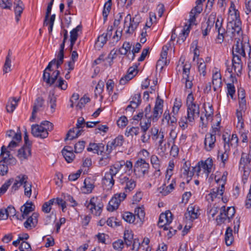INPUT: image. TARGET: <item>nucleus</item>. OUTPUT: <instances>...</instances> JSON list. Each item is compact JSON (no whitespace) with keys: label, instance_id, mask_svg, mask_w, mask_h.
<instances>
[{"label":"nucleus","instance_id":"48","mask_svg":"<svg viewBox=\"0 0 251 251\" xmlns=\"http://www.w3.org/2000/svg\"><path fill=\"white\" fill-rule=\"evenodd\" d=\"M107 40V39L104 36V33L102 34L98 37L97 41L96 42V46L99 48H102L106 43Z\"/></svg>","mask_w":251,"mask_h":251},{"label":"nucleus","instance_id":"4","mask_svg":"<svg viewBox=\"0 0 251 251\" xmlns=\"http://www.w3.org/2000/svg\"><path fill=\"white\" fill-rule=\"evenodd\" d=\"M5 136L6 137L12 138V140L7 147L10 151H12L14 148L19 146V144L22 140V133L20 130V127H18V131L17 132L12 129L7 130Z\"/></svg>","mask_w":251,"mask_h":251},{"label":"nucleus","instance_id":"25","mask_svg":"<svg viewBox=\"0 0 251 251\" xmlns=\"http://www.w3.org/2000/svg\"><path fill=\"white\" fill-rule=\"evenodd\" d=\"M0 155L2 156L1 160L2 161L8 163H10L9 161L11 160H12V162H15V159L13 158L10 151L7 150V148L4 146H2L1 148Z\"/></svg>","mask_w":251,"mask_h":251},{"label":"nucleus","instance_id":"23","mask_svg":"<svg viewBox=\"0 0 251 251\" xmlns=\"http://www.w3.org/2000/svg\"><path fill=\"white\" fill-rule=\"evenodd\" d=\"M95 181L90 177L86 178L84 181V186L83 188L85 190L84 193L89 194L92 192L95 187Z\"/></svg>","mask_w":251,"mask_h":251},{"label":"nucleus","instance_id":"13","mask_svg":"<svg viewBox=\"0 0 251 251\" xmlns=\"http://www.w3.org/2000/svg\"><path fill=\"white\" fill-rule=\"evenodd\" d=\"M120 182L123 185H126L124 189L126 192L131 191L136 186V182L134 179H130L126 176L120 177Z\"/></svg>","mask_w":251,"mask_h":251},{"label":"nucleus","instance_id":"59","mask_svg":"<svg viewBox=\"0 0 251 251\" xmlns=\"http://www.w3.org/2000/svg\"><path fill=\"white\" fill-rule=\"evenodd\" d=\"M227 95H229L232 99L235 93V88L233 83L227 84Z\"/></svg>","mask_w":251,"mask_h":251},{"label":"nucleus","instance_id":"36","mask_svg":"<svg viewBox=\"0 0 251 251\" xmlns=\"http://www.w3.org/2000/svg\"><path fill=\"white\" fill-rule=\"evenodd\" d=\"M122 217L125 221L130 224L134 223L136 219L135 216L129 212H125L123 214Z\"/></svg>","mask_w":251,"mask_h":251},{"label":"nucleus","instance_id":"37","mask_svg":"<svg viewBox=\"0 0 251 251\" xmlns=\"http://www.w3.org/2000/svg\"><path fill=\"white\" fill-rule=\"evenodd\" d=\"M131 45L129 42H125L121 48L119 49V52L122 55H126L130 51Z\"/></svg>","mask_w":251,"mask_h":251},{"label":"nucleus","instance_id":"12","mask_svg":"<svg viewBox=\"0 0 251 251\" xmlns=\"http://www.w3.org/2000/svg\"><path fill=\"white\" fill-rule=\"evenodd\" d=\"M32 145L24 144V146L18 150V157L21 160L26 159L31 155Z\"/></svg>","mask_w":251,"mask_h":251},{"label":"nucleus","instance_id":"8","mask_svg":"<svg viewBox=\"0 0 251 251\" xmlns=\"http://www.w3.org/2000/svg\"><path fill=\"white\" fill-rule=\"evenodd\" d=\"M163 100L158 96L153 108V115L151 118L153 121H157L160 117L163 111Z\"/></svg>","mask_w":251,"mask_h":251},{"label":"nucleus","instance_id":"57","mask_svg":"<svg viewBox=\"0 0 251 251\" xmlns=\"http://www.w3.org/2000/svg\"><path fill=\"white\" fill-rule=\"evenodd\" d=\"M226 213L227 216L228 222H230V220L233 217L235 213V210L233 207H228L226 208Z\"/></svg>","mask_w":251,"mask_h":251},{"label":"nucleus","instance_id":"47","mask_svg":"<svg viewBox=\"0 0 251 251\" xmlns=\"http://www.w3.org/2000/svg\"><path fill=\"white\" fill-rule=\"evenodd\" d=\"M53 0H50V2L48 4L47 11L46 13L45 18L44 22V25H48V20H49V18L50 16V15L51 13L52 6L53 3Z\"/></svg>","mask_w":251,"mask_h":251},{"label":"nucleus","instance_id":"9","mask_svg":"<svg viewBox=\"0 0 251 251\" xmlns=\"http://www.w3.org/2000/svg\"><path fill=\"white\" fill-rule=\"evenodd\" d=\"M97 198L93 197L91 199L89 203L87 206L91 212L96 216H99L101 212L103 204L97 202Z\"/></svg>","mask_w":251,"mask_h":251},{"label":"nucleus","instance_id":"14","mask_svg":"<svg viewBox=\"0 0 251 251\" xmlns=\"http://www.w3.org/2000/svg\"><path fill=\"white\" fill-rule=\"evenodd\" d=\"M44 103V100L41 97H39L35 100L34 105L33 106V110L32 112V115L30 119L31 121L34 120L36 116V113L40 111L41 109L43 107Z\"/></svg>","mask_w":251,"mask_h":251},{"label":"nucleus","instance_id":"11","mask_svg":"<svg viewBox=\"0 0 251 251\" xmlns=\"http://www.w3.org/2000/svg\"><path fill=\"white\" fill-rule=\"evenodd\" d=\"M216 136L213 134L207 133L204 141V149L208 151H211L215 146Z\"/></svg>","mask_w":251,"mask_h":251},{"label":"nucleus","instance_id":"5","mask_svg":"<svg viewBox=\"0 0 251 251\" xmlns=\"http://www.w3.org/2000/svg\"><path fill=\"white\" fill-rule=\"evenodd\" d=\"M134 172L136 175L144 176L149 173L150 165L142 158H139L134 165Z\"/></svg>","mask_w":251,"mask_h":251},{"label":"nucleus","instance_id":"56","mask_svg":"<svg viewBox=\"0 0 251 251\" xmlns=\"http://www.w3.org/2000/svg\"><path fill=\"white\" fill-rule=\"evenodd\" d=\"M27 179L28 177L26 175L21 174L16 177L15 180L17 181L21 186L23 184H24V185L26 184Z\"/></svg>","mask_w":251,"mask_h":251},{"label":"nucleus","instance_id":"44","mask_svg":"<svg viewBox=\"0 0 251 251\" xmlns=\"http://www.w3.org/2000/svg\"><path fill=\"white\" fill-rule=\"evenodd\" d=\"M232 67L236 75L239 76L241 74L243 63H236L234 60H232Z\"/></svg>","mask_w":251,"mask_h":251},{"label":"nucleus","instance_id":"33","mask_svg":"<svg viewBox=\"0 0 251 251\" xmlns=\"http://www.w3.org/2000/svg\"><path fill=\"white\" fill-rule=\"evenodd\" d=\"M225 242L227 246H230L233 241V236L232 234V229L230 227L226 228L225 233Z\"/></svg>","mask_w":251,"mask_h":251},{"label":"nucleus","instance_id":"52","mask_svg":"<svg viewBox=\"0 0 251 251\" xmlns=\"http://www.w3.org/2000/svg\"><path fill=\"white\" fill-rule=\"evenodd\" d=\"M7 163H8L4 161H0V175L3 176L7 173L8 168L7 164H5Z\"/></svg>","mask_w":251,"mask_h":251},{"label":"nucleus","instance_id":"51","mask_svg":"<svg viewBox=\"0 0 251 251\" xmlns=\"http://www.w3.org/2000/svg\"><path fill=\"white\" fill-rule=\"evenodd\" d=\"M14 179L10 178L7 180L0 188V197L4 194L7 190L8 187L10 186L11 183L13 182Z\"/></svg>","mask_w":251,"mask_h":251},{"label":"nucleus","instance_id":"45","mask_svg":"<svg viewBox=\"0 0 251 251\" xmlns=\"http://www.w3.org/2000/svg\"><path fill=\"white\" fill-rule=\"evenodd\" d=\"M54 200H50L45 202L42 206V211L46 213H49L51 209V206L53 205Z\"/></svg>","mask_w":251,"mask_h":251},{"label":"nucleus","instance_id":"2","mask_svg":"<svg viewBox=\"0 0 251 251\" xmlns=\"http://www.w3.org/2000/svg\"><path fill=\"white\" fill-rule=\"evenodd\" d=\"M53 124L48 121L42 122L40 125H32L31 126V133L35 137L44 139L49 135V131L53 130Z\"/></svg>","mask_w":251,"mask_h":251},{"label":"nucleus","instance_id":"60","mask_svg":"<svg viewBox=\"0 0 251 251\" xmlns=\"http://www.w3.org/2000/svg\"><path fill=\"white\" fill-rule=\"evenodd\" d=\"M124 242L121 239H119L113 243V247L115 250L121 251L124 248Z\"/></svg>","mask_w":251,"mask_h":251},{"label":"nucleus","instance_id":"19","mask_svg":"<svg viewBox=\"0 0 251 251\" xmlns=\"http://www.w3.org/2000/svg\"><path fill=\"white\" fill-rule=\"evenodd\" d=\"M14 11L15 14L16 21L18 23L20 21L21 14L23 12L24 4L21 0H16L14 2Z\"/></svg>","mask_w":251,"mask_h":251},{"label":"nucleus","instance_id":"35","mask_svg":"<svg viewBox=\"0 0 251 251\" xmlns=\"http://www.w3.org/2000/svg\"><path fill=\"white\" fill-rule=\"evenodd\" d=\"M114 176H112L109 173H106L103 179V183L109 186L108 188H111L114 184Z\"/></svg>","mask_w":251,"mask_h":251},{"label":"nucleus","instance_id":"34","mask_svg":"<svg viewBox=\"0 0 251 251\" xmlns=\"http://www.w3.org/2000/svg\"><path fill=\"white\" fill-rule=\"evenodd\" d=\"M111 1L112 0H108V1L104 4L102 11V16L104 22L107 20L108 15L111 10L112 5Z\"/></svg>","mask_w":251,"mask_h":251},{"label":"nucleus","instance_id":"40","mask_svg":"<svg viewBox=\"0 0 251 251\" xmlns=\"http://www.w3.org/2000/svg\"><path fill=\"white\" fill-rule=\"evenodd\" d=\"M139 133V128L138 127H132L129 128L128 126L126 128L125 135L127 137L129 136H132L133 135H137Z\"/></svg>","mask_w":251,"mask_h":251},{"label":"nucleus","instance_id":"54","mask_svg":"<svg viewBox=\"0 0 251 251\" xmlns=\"http://www.w3.org/2000/svg\"><path fill=\"white\" fill-rule=\"evenodd\" d=\"M64 199H65V201H64V208L66 207V202H70V204L71 206L74 207L77 205V202L76 201L73 199V198L70 196H64Z\"/></svg>","mask_w":251,"mask_h":251},{"label":"nucleus","instance_id":"10","mask_svg":"<svg viewBox=\"0 0 251 251\" xmlns=\"http://www.w3.org/2000/svg\"><path fill=\"white\" fill-rule=\"evenodd\" d=\"M216 19V13H212L209 16L207 21L206 23H202L201 30L203 37L206 36L213 26Z\"/></svg>","mask_w":251,"mask_h":251},{"label":"nucleus","instance_id":"1","mask_svg":"<svg viewBox=\"0 0 251 251\" xmlns=\"http://www.w3.org/2000/svg\"><path fill=\"white\" fill-rule=\"evenodd\" d=\"M63 64V42L60 45L59 51L56 55V58L49 62L48 65L44 71L43 78L47 84L51 85L53 84L57 79L60 71L56 70L50 75V72L52 71L51 67L55 65L56 69H58Z\"/></svg>","mask_w":251,"mask_h":251},{"label":"nucleus","instance_id":"15","mask_svg":"<svg viewBox=\"0 0 251 251\" xmlns=\"http://www.w3.org/2000/svg\"><path fill=\"white\" fill-rule=\"evenodd\" d=\"M33 203L32 202H28L27 201L24 204L21 208V211L22 213V215L19 218L17 216V218L21 221L23 220L28 216L29 213L34 210V208L32 207Z\"/></svg>","mask_w":251,"mask_h":251},{"label":"nucleus","instance_id":"38","mask_svg":"<svg viewBox=\"0 0 251 251\" xmlns=\"http://www.w3.org/2000/svg\"><path fill=\"white\" fill-rule=\"evenodd\" d=\"M135 218L137 217V218L139 219L140 223H142L145 216V212L142 208L141 207H137L135 208Z\"/></svg>","mask_w":251,"mask_h":251},{"label":"nucleus","instance_id":"3","mask_svg":"<svg viewBox=\"0 0 251 251\" xmlns=\"http://www.w3.org/2000/svg\"><path fill=\"white\" fill-rule=\"evenodd\" d=\"M194 98L192 92L190 93L186 99L187 110V119L189 122H193L196 117L200 115V106L194 101Z\"/></svg>","mask_w":251,"mask_h":251},{"label":"nucleus","instance_id":"6","mask_svg":"<svg viewBox=\"0 0 251 251\" xmlns=\"http://www.w3.org/2000/svg\"><path fill=\"white\" fill-rule=\"evenodd\" d=\"M129 21V25L128 26V29L126 31V33L132 34L139 25L141 22L140 17L139 16L135 15L133 18H131L130 14H127L126 17L124 24L126 25L127 20Z\"/></svg>","mask_w":251,"mask_h":251},{"label":"nucleus","instance_id":"55","mask_svg":"<svg viewBox=\"0 0 251 251\" xmlns=\"http://www.w3.org/2000/svg\"><path fill=\"white\" fill-rule=\"evenodd\" d=\"M233 22H234L233 26H232V29L234 30V32H236L238 33L241 30V21L240 19H233Z\"/></svg>","mask_w":251,"mask_h":251},{"label":"nucleus","instance_id":"62","mask_svg":"<svg viewBox=\"0 0 251 251\" xmlns=\"http://www.w3.org/2000/svg\"><path fill=\"white\" fill-rule=\"evenodd\" d=\"M127 119L125 116L121 117L117 122V125L120 127H125L127 125Z\"/></svg>","mask_w":251,"mask_h":251},{"label":"nucleus","instance_id":"58","mask_svg":"<svg viewBox=\"0 0 251 251\" xmlns=\"http://www.w3.org/2000/svg\"><path fill=\"white\" fill-rule=\"evenodd\" d=\"M141 94L140 93L135 94L132 99V100L130 101L131 104H135V108H137L141 103Z\"/></svg>","mask_w":251,"mask_h":251},{"label":"nucleus","instance_id":"64","mask_svg":"<svg viewBox=\"0 0 251 251\" xmlns=\"http://www.w3.org/2000/svg\"><path fill=\"white\" fill-rule=\"evenodd\" d=\"M218 189H216L215 188L212 189L211 192L206 196L207 200H210L211 201H213L214 199L218 195Z\"/></svg>","mask_w":251,"mask_h":251},{"label":"nucleus","instance_id":"20","mask_svg":"<svg viewBox=\"0 0 251 251\" xmlns=\"http://www.w3.org/2000/svg\"><path fill=\"white\" fill-rule=\"evenodd\" d=\"M82 132V129L76 130L75 128L70 129L67 133L64 141L67 143L68 141L73 140L78 137L81 134Z\"/></svg>","mask_w":251,"mask_h":251},{"label":"nucleus","instance_id":"18","mask_svg":"<svg viewBox=\"0 0 251 251\" xmlns=\"http://www.w3.org/2000/svg\"><path fill=\"white\" fill-rule=\"evenodd\" d=\"M240 164L243 165L244 169L251 170V155L245 153H242L240 161Z\"/></svg>","mask_w":251,"mask_h":251},{"label":"nucleus","instance_id":"29","mask_svg":"<svg viewBox=\"0 0 251 251\" xmlns=\"http://www.w3.org/2000/svg\"><path fill=\"white\" fill-rule=\"evenodd\" d=\"M64 151H67V153L64 154V158L68 163L72 162L75 157V155L72 152L73 148L71 147L65 146L64 147Z\"/></svg>","mask_w":251,"mask_h":251},{"label":"nucleus","instance_id":"27","mask_svg":"<svg viewBox=\"0 0 251 251\" xmlns=\"http://www.w3.org/2000/svg\"><path fill=\"white\" fill-rule=\"evenodd\" d=\"M226 221H228V218L226 213V206H223L220 208V213L216 218V222L218 225H221Z\"/></svg>","mask_w":251,"mask_h":251},{"label":"nucleus","instance_id":"42","mask_svg":"<svg viewBox=\"0 0 251 251\" xmlns=\"http://www.w3.org/2000/svg\"><path fill=\"white\" fill-rule=\"evenodd\" d=\"M190 66V65H184L183 68L182 81L184 82L189 79Z\"/></svg>","mask_w":251,"mask_h":251},{"label":"nucleus","instance_id":"49","mask_svg":"<svg viewBox=\"0 0 251 251\" xmlns=\"http://www.w3.org/2000/svg\"><path fill=\"white\" fill-rule=\"evenodd\" d=\"M124 142V138L122 135H119L111 142V145H113L114 148L121 146Z\"/></svg>","mask_w":251,"mask_h":251},{"label":"nucleus","instance_id":"26","mask_svg":"<svg viewBox=\"0 0 251 251\" xmlns=\"http://www.w3.org/2000/svg\"><path fill=\"white\" fill-rule=\"evenodd\" d=\"M124 160H121L116 162L110 166L109 172H108L112 176H114L119 172L122 167L124 166Z\"/></svg>","mask_w":251,"mask_h":251},{"label":"nucleus","instance_id":"7","mask_svg":"<svg viewBox=\"0 0 251 251\" xmlns=\"http://www.w3.org/2000/svg\"><path fill=\"white\" fill-rule=\"evenodd\" d=\"M246 47L249 48V55L250 56L251 50V47L248 44H247L246 45V43L243 44L242 42H240V39H238L236 41V43L233 47L232 53L234 52V53H235L239 55H240L243 57H246V54L245 51Z\"/></svg>","mask_w":251,"mask_h":251},{"label":"nucleus","instance_id":"31","mask_svg":"<svg viewBox=\"0 0 251 251\" xmlns=\"http://www.w3.org/2000/svg\"><path fill=\"white\" fill-rule=\"evenodd\" d=\"M79 26H77L76 28H74L70 32V49L72 50L74 44L75 43L76 40L78 37V31L79 30Z\"/></svg>","mask_w":251,"mask_h":251},{"label":"nucleus","instance_id":"21","mask_svg":"<svg viewBox=\"0 0 251 251\" xmlns=\"http://www.w3.org/2000/svg\"><path fill=\"white\" fill-rule=\"evenodd\" d=\"M190 18L189 20V25H187V24L185 25L184 26V27L182 30V34H183V37L181 38V40L184 41L186 38V37L188 35L189 31H190V28L191 26L192 25H196L195 22H196V16L195 15L193 14L192 16H190Z\"/></svg>","mask_w":251,"mask_h":251},{"label":"nucleus","instance_id":"46","mask_svg":"<svg viewBox=\"0 0 251 251\" xmlns=\"http://www.w3.org/2000/svg\"><path fill=\"white\" fill-rule=\"evenodd\" d=\"M85 143L84 141H79L77 142L74 145L75 152V153L81 152L84 149Z\"/></svg>","mask_w":251,"mask_h":251},{"label":"nucleus","instance_id":"39","mask_svg":"<svg viewBox=\"0 0 251 251\" xmlns=\"http://www.w3.org/2000/svg\"><path fill=\"white\" fill-rule=\"evenodd\" d=\"M151 162L152 167L157 171H160V161L155 155H152L151 157Z\"/></svg>","mask_w":251,"mask_h":251},{"label":"nucleus","instance_id":"22","mask_svg":"<svg viewBox=\"0 0 251 251\" xmlns=\"http://www.w3.org/2000/svg\"><path fill=\"white\" fill-rule=\"evenodd\" d=\"M47 106L50 107V112L53 113L56 107V98L53 93L50 92L47 100Z\"/></svg>","mask_w":251,"mask_h":251},{"label":"nucleus","instance_id":"50","mask_svg":"<svg viewBox=\"0 0 251 251\" xmlns=\"http://www.w3.org/2000/svg\"><path fill=\"white\" fill-rule=\"evenodd\" d=\"M162 218H165V222L168 226L173 221V214L169 210L166 211L165 213H162Z\"/></svg>","mask_w":251,"mask_h":251},{"label":"nucleus","instance_id":"17","mask_svg":"<svg viewBox=\"0 0 251 251\" xmlns=\"http://www.w3.org/2000/svg\"><path fill=\"white\" fill-rule=\"evenodd\" d=\"M198 164L201 165V168L203 170L204 173H205L207 176H208L211 171L212 167L213 166L212 159L211 158H208L204 161H200L198 163Z\"/></svg>","mask_w":251,"mask_h":251},{"label":"nucleus","instance_id":"43","mask_svg":"<svg viewBox=\"0 0 251 251\" xmlns=\"http://www.w3.org/2000/svg\"><path fill=\"white\" fill-rule=\"evenodd\" d=\"M229 146L226 147V146H225V151L223 153H222L221 154H219L220 151H219L218 158H220L222 162L225 164L226 162L228 159V152L229 151Z\"/></svg>","mask_w":251,"mask_h":251},{"label":"nucleus","instance_id":"32","mask_svg":"<svg viewBox=\"0 0 251 251\" xmlns=\"http://www.w3.org/2000/svg\"><path fill=\"white\" fill-rule=\"evenodd\" d=\"M124 243L127 247L130 246L133 241V234L131 231L126 230L124 233Z\"/></svg>","mask_w":251,"mask_h":251},{"label":"nucleus","instance_id":"24","mask_svg":"<svg viewBox=\"0 0 251 251\" xmlns=\"http://www.w3.org/2000/svg\"><path fill=\"white\" fill-rule=\"evenodd\" d=\"M185 217L187 220L193 221L198 217L197 212L195 211V208L193 205H189L187 208V212L185 213Z\"/></svg>","mask_w":251,"mask_h":251},{"label":"nucleus","instance_id":"53","mask_svg":"<svg viewBox=\"0 0 251 251\" xmlns=\"http://www.w3.org/2000/svg\"><path fill=\"white\" fill-rule=\"evenodd\" d=\"M104 87V82L102 80H100L96 85L95 90V95L97 96L98 95H100L103 91Z\"/></svg>","mask_w":251,"mask_h":251},{"label":"nucleus","instance_id":"28","mask_svg":"<svg viewBox=\"0 0 251 251\" xmlns=\"http://www.w3.org/2000/svg\"><path fill=\"white\" fill-rule=\"evenodd\" d=\"M121 202V200L118 198H116L115 196L113 197L109 202L108 206L107 208V210L112 212L117 209Z\"/></svg>","mask_w":251,"mask_h":251},{"label":"nucleus","instance_id":"41","mask_svg":"<svg viewBox=\"0 0 251 251\" xmlns=\"http://www.w3.org/2000/svg\"><path fill=\"white\" fill-rule=\"evenodd\" d=\"M100 159L99 164L100 166H105L109 163L111 160V155L109 154H102Z\"/></svg>","mask_w":251,"mask_h":251},{"label":"nucleus","instance_id":"30","mask_svg":"<svg viewBox=\"0 0 251 251\" xmlns=\"http://www.w3.org/2000/svg\"><path fill=\"white\" fill-rule=\"evenodd\" d=\"M11 99L12 100H9L6 106L7 112L9 113H12L14 111L16 106H17L18 101L20 100V98L17 99L15 97H13Z\"/></svg>","mask_w":251,"mask_h":251},{"label":"nucleus","instance_id":"16","mask_svg":"<svg viewBox=\"0 0 251 251\" xmlns=\"http://www.w3.org/2000/svg\"><path fill=\"white\" fill-rule=\"evenodd\" d=\"M38 214L35 212L33 213L24 223V226L27 229H31L35 227L38 223Z\"/></svg>","mask_w":251,"mask_h":251},{"label":"nucleus","instance_id":"61","mask_svg":"<svg viewBox=\"0 0 251 251\" xmlns=\"http://www.w3.org/2000/svg\"><path fill=\"white\" fill-rule=\"evenodd\" d=\"M12 2L10 0H0V7L3 9H10Z\"/></svg>","mask_w":251,"mask_h":251},{"label":"nucleus","instance_id":"63","mask_svg":"<svg viewBox=\"0 0 251 251\" xmlns=\"http://www.w3.org/2000/svg\"><path fill=\"white\" fill-rule=\"evenodd\" d=\"M90 99L88 97H82L80 99L77 104L76 105V107L79 108V109H81L84 106L85 104L89 102Z\"/></svg>","mask_w":251,"mask_h":251}]
</instances>
